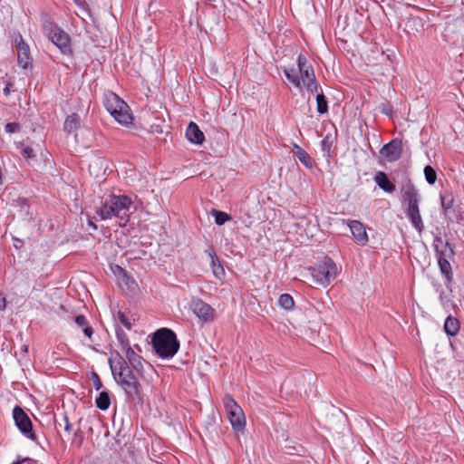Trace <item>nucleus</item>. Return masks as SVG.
I'll list each match as a JSON object with an SVG mask.
<instances>
[{
  "label": "nucleus",
  "instance_id": "32",
  "mask_svg": "<svg viewBox=\"0 0 464 464\" xmlns=\"http://www.w3.org/2000/svg\"><path fill=\"white\" fill-rule=\"evenodd\" d=\"M117 318L120 321V323L124 325V327L128 330H130L132 327V323L130 320L125 315V314L121 311H119L117 313Z\"/></svg>",
  "mask_w": 464,
  "mask_h": 464
},
{
  "label": "nucleus",
  "instance_id": "35",
  "mask_svg": "<svg viewBox=\"0 0 464 464\" xmlns=\"http://www.w3.org/2000/svg\"><path fill=\"white\" fill-rule=\"evenodd\" d=\"M22 155L26 159H33L35 157L34 150L30 147L24 148L22 150Z\"/></svg>",
  "mask_w": 464,
  "mask_h": 464
},
{
  "label": "nucleus",
  "instance_id": "16",
  "mask_svg": "<svg viewBox=\"0 0 464 464\" xmlns=\"http://www.w3.org/2000/svg\"><path fill=\"white\" fill-rule=\"evenodd\" d=\"M453 255V249L447 243L445 246V251L440 253L438 256V264L441 273L446 276L448 282L452 280V271L451 266L450 262L447 260L446 256H450Z\"/></svg>",
  "mask_w": 464,
  "mask_h": 464
},
{
  "label": "nucleus",
  "instance_id": "28",
  "mask_svg": "<svg viewBox=\"0 0 464 464\" xmlns=\"http://www.w3.org/2000/svg\"><path fill=\"white\" fill-rule=\"evenodd\" d=\"M277 304L283 309L290 310L294 307L295 302L290 295L283 294L279 296Z\"/></svg>",
  "mask_w": 464,
  "mask_h": 464
},
{
  "label": "nucleus",
  "instance_id": "5",
  "mask_svg": "<svg viewBox=\"0 0 464 464\" xmlns=\"http://www.w3.org/2000/svg\"><path fill=\"white\" fill-rule=\"evenodd\" d=\"M103 104L107 111L121 125H129L132 116L128 104L112 92L104 94Z\"/></svg>",
  "mask_w": 464,
  "mask_h": 464
},
{
  "label": "nucleus",
  "instance_id": "42",
  "mask_svg": "<svg viewBox=\"0 0 464 464\" xmlns=\"http://www.w3.org/2000/svg\"><path fill=\"white\" fill-rule=\"evenodd\" d=\"M22 245H23V242L20 239H15L14 240V246L15 248L21 247Z\"/></svg>",
  "mask_w": 464,
  "mask_h": 464
},
{
  "label": "nucleus",
  "instance_id": "29",
  "mask_svg": "<svg viewBox=\"0 0 464 464\" xmlns=\"http://www.w3.org/2000/svg\"><path fill=\"white\" fill-rule=\"evenodd\" d=\"M211 214L215 218V223L218 226L224 225L232 218L230 215L220 210L213 209Z\"/></svg>",
  "mask_w": 464,
  "mask_h": 464
},
{
  "label": "nucleus",
  "instance_id": "12",
  "mask_svg": "<svg viewBox=\"0 0 464 464\" xmlns=\"http://www.w3.org/2000/svg\"><path fill=\"white\" fill-rule=\"evenodd\" d=\"M17 50V62L23 69L32 66V57L28 44H26L21 34L15 38Z\"/></svg>",
  "mask_w": 464,
  "mask_h": 464
},
{
  "label": "nucleus",
  "instance_id": "13",
  "mask_svg": "<svg viewBox=\"0 0 464 464\" xmlns=\"http://www.w3.org/2000/svg\"><path fill=\"white\" fill-rule=\"evenodd\" d=\"M353 239L361 246H365L368 242V236L365 227L358 220H346Z\"/></svg>",
  "mask_w": 464,
  "mask_h": 464
},
{
  "label": "nucleus",
  "instance_id": "26",
  "mask_svg": "<svg viewBox=\"0 0 464 464\" xmlns=\"http://www.w3.org/2000/svg\"><path fill=\"white\" fill-rule=\"evenodd\" d=\"M440 201H441V207L445 212V214L448 213L449 210H450L454 204V198L453 195L450 192H445L440 194Z\"/></svg>",
  "mask_w": 464,
  "mask_h": 464
},
{
  "label": "nucleus",
  "instance_id": "8",
  "mask_svg": "<svg viewBox=\"0 0 464 464\" xmlns=\"http://www.w3.org/2000/svg\"><path fill=\"white\" fill-rule=\"evenodd\" d=\"M231 426L236 430H242L246 424L245 414L234 398L227 394L223 400Z\"/></svg>",
  "mask_w": 464,
  "mask_h": 464
},
{
  "label": "nucleus",
  "instance_id": "3",
  "mask_svg": "<svg viewBox=\"0 0 464 464\" xmlns=\"http://www.w3.org/2000/svg\"><path fill=\"white\" fill-rule=\"evenodd\" d=\"M152 345L155 353L161 358L173 357L179 348L175 333L168 328H161L154 334Z\"/></svg>",
  "mask_w": 464,
  "mask_h": 464
},
{
  "label": "nucleus",
  "instance_id": "47",
  "mask_svg": "<svg viewBox=\"0 0 464 464\" xmlns=\"http://www.w3.org/2000/svg\"><path fill=\"white\" fill-rule=\"evenodd\" d=\"M385 112V114H388L389 111H388V109H385V111H383Z\"/></svg>",
  "mask_w": 464,
  "mask_h": 464
},
{
  "label": "nucleus",
  "instance_id": "24",
  "mask_svg": "<svg viewBox=\"0 0 464 464\" xmlns=\"http://www.w3.org/2000/svg\"><path fill=\"white\" fill-rule=\"evenodd\" d=\"M96 407L102 411H106L111 405V398L109 392L102 391L99 393L95 400Z\"/></svg>",
  "mask_w": 464,
  "mask_h": 464
},
{
  "label": "nucleus",
  "instance_id": "39",
  "mask_svg": "<svg viewBox=\"0 0 464 464\" xmlns=\"http://www.w3.org/2000/svg\"><path fill=\"white\" fill-rule=\"evenodd\" d=\"M63 421L65 422L64 430H65L66 432H70V431H71V430H72V426H71V424H70V422H69V419H68V417H67V416H64V417H63Z\"/></svg>",
  "mask_w": 464,
  "mask_h": 464
},
{
  "label": "nucleus",
  "instance_id": "18",
  "mask_svg": "<svg viewBox=\"0 0 464 464\" xmlns=\"http://www.w3.org/2000/svg\"><path fill=\"white\" fill-rule=\"evenodd\" d=\"M187 139L195 144H201L204 141V134L195 122H189L186 130Z\"/></svg>",
  "mask_w": 464,
  "mask_h": 464
},
{
  "label": "nucleus",
  "instance_id": "33",
  "mask_svg": "<svg viewBox=\"0 0 464 464\" xmlns=\"http://www.w3.org/2000/svg\"><path fill=\"white\" fill-rule=\"evenodd\" d=\"M92 381L93 382V387L96 391H100L102 388V381L95 372H92Z\"/></svg>",
  "mask_w": 464,
  "mask_h": 464
},
{
  "label": "nucleus",
  "instance_id": "40",
  "mask_svg": "<svg viewBox=\"0 0 464 464\" xmlns=\"http://www.w3.org/2000/svg\"><path fill=\"white\" fill-rule=\"evenodd\" d=\"M11 87H12V84L11 83H7L6 86L4 88V94L5 96L9 95V93L11 92Z\"/></svg>",
  "mask_w": 464,
  "mask_h": 464
},
{
  "label": "nucleus",
  "instance_id": "23",
  "mask_svg": "<svg viewBox=\"0 0 464 464\" xmlns=\"http://www.w3.org/2000/svg\"><path fill=\"white\" fill-rule=\"evenodd\" d=\"M444 330L448 335L454 336L459 330V323L458 319L449 315L444 323Z\"/></svg>",
  "mask_w": 464,
  "mask_h": 464
},
{
  "label": "nucleus",
  "instance_id": "11",
  "mask_svg": "<svg viewBox=\"0 0 464 464\" xmlns=\"http://www.w3.org/2000/svg\"><path fill=\"white\" fill-rule=\"evenodd\" d=\"M380 154L389 162H394L400 160L402 155V142L398 139L392 140L389 143L382 146Z\"/></svg>",
  "mask_w": 464,
  "mask_h": 464
},
{
  "label": "nucleus",
  "instance_id": "36",
  "mask_svg": "<svg viewBox=\"0 0 464 464\" xmlns=\"http://www.w3.org/2000/svg\"><path fill=\"white\" fill-rule=\"evenodd\" d=\"M440 301L442 306L444 308H446V309H448L450 306V304H451L450 298L446 295H444L443 293H441L440 295Z\"/></svg>",
  "mask_w": 464,
  "mask_h": 464
},
{
  "label": "nucleus",
  "instance_id": "41",
  "mask_svg": "<svg viewBox=\"0 0 464 464\" xmlns=\"http://www.w3.org/2000/svg\"><path fill=\"white\" fill-rule=\"evenodd\" d=\"M103 162H104V161H103L102 160H101V159H97L96 160H94V161H93V163H92V164H91V165H90V169H91L93 165H95V166H102Z\"/></svg>",
  "mask_w": 464,
  "mask_h": 464
},
{
  "label": "nucleus",
  "instance_id": "17",
  "mask_svg": "<svg viewBox=\"0 0 464 464\" xmlns=\"http://www.w3.org/2000/svg\"><path fill=\"white\" fill-rule=\"evenodd\" d=\"M206 252L210 257V266L214 276L219 280L222 279L225 276V270L219 258L212 248L208 249Z\"/></svg>",
  "mask_w": 464,
  "mask_h": 464
},
{
  "label": "nucleus",
  "instance_id": "22",
  "mask_svg": "<svg viewBox=\"0 0 464 464\" xmlns=\"http://www.w3.org/2000/svg\"><path fill=\"white\" fill-rule=\"evenodd\" d=\"M81 123V118L77 113H72L65 119V121L63 123V130L67 133H72L75 131L79 127Z\"/></svg>",
  "mask_w": 464,
  "mask_h": 464
},
{
  "label": "nucleus",
  "instance_id": "46",
  "mask_svg": "<svg viewBox=\"0 0 464 464\" xmlns=\"http://www.w3.org/2000/svg\"><path fill=\"white\" fill-rule=\"evenodd\" d=\"M385 112V114H388L389 111H388V109H385V111H383Z\"/></svg>",
  "mask_w": 464,
  "mask_h": 464
},
{
  "label": "nucleus",
  "instance_id": "44",
  "mask_svg": "<svg viewBox=\"0 0 464 464\" xmlns=\"http://www.w3.org/2000/svg\"><path fill=\"white\" fill-rule=\"evenodd\" d=\"M21 463H22V461L16 460V461L12 462L11 464H21Z\"/></svg>",
  "mask_w": 464,
  "mask_h": 464
},
{
  "label": "nucleus",
  "instance_id": "31",
  "mask_svg": "<svg viewBox=\"0 0 464 464\" xmlns=\"http://www.w3.org/2000/svg\"><path fill=\"white\" fill-rule=\"evenodd\" d=\"M424 176L430 185H433L437 180V173L431 166H426L424 168Z\"/></svg>",
  "mask_w": 464,
  "mask_h": 464
},
{
  "label": "nucleus",
  "instance_id": "45",
  "mask_svg": "<svg viewBox=\"0 0 464 464\" xmlns=\"http://www.w3.org/2000/svg\"><path fill=\"white\" fill-rule=\"evenodd\" d=\"M117 269H119L122 273L124 272L123 269L121 266H117Z\"/></svg>",
  "mask_w": 464,
  "mask_h": 464
},
{
  "label": "nucleus",
  "instance_id": "43",
  "mask_svg": "<svg viewBox=\"0 0 464 464\" xmlns=\"http://www.w3.org/2000/svg\"><path fill=\"white\" fill-rule=\"evenodd\" d=\"M252 4H260L261 0H249Z\"/></svg>",
  "mask_w": 464,
  "mask_h": 464
},
{
  "label": "nucleus",
  "instance_id": "10",
  "mask_svg": "<svg viewBox=\"0 0 464 464\" xmlns=\"http://www.w3.org/2000/svg\"><path fill=\"white\" fill-rule=\"evenodd\" d=\"M189 308L201 322L208 323L214 320L215 310L201 299H193Z\"/></svg>",
  "mask_w": 464,
  "mask_h": 464
},
{
  "label": "nucleus",
  "instance_id": "34",
  "mask_svg": "<svg viewBox=\"0 0 464 464\" xmlns=\"http://www.w3.org/2000/svg\"><path fill=\"white\" fill-rule=\"evenodd\" d=\"M5 130L8 133H15L20 130V125L17 122H10L5 125Z\"/></svg>",
  "mask_w": 464,
  "mask_h": 464
},
{
  "label": "nucleus",
  "instance_id": "4",
  "mask_svg": "<svg viewBox=\"0 0 464 464\" xmlns=\"http://www.w3.org/2000/svg\"><path fill=\"white\" fill-rule=\"evenodd\" d=\"M131 206V199L126 195H111L103 203L97 214L102 219H109L112 217L125 219L128 217Z\"/></svg>",
  "mask_w": 464,
  "mask_h": 464
},
{
  "label": "nucleus",
  "instance_id": "6",
  "mask_svg": "<svg viewBox=\"0 0 464 464\" xmlns=\"http://www.w3.org/2000/svg\"><path fill=\"white\" fill-rule=\"evenodd\" d=\"M43 30L47 38L59 48L62 53L69 54L72 53L70 37L65 31L48 18L43 21Z\"/></svg>",
  "mask_w": 464,
  "mask_h": 464
},
{
  "label": "nucleus",
  "instance_id": "38",
  "mask_svg": "<svg viewBox=\"0 0 464 464\" xmlns=\"http://www.w3.org/2000/svg\"><path fill=\"white\" fill-rule=\"evenodd\" d=\"M6 307L5 297L3 293L0 292V310H5Z\"/></svg>",
  "mask_w": 464,
  "mask_h": 464
},
{
  "label": "nucleus",
  "instance_id": "14",
  "mask_svg": "<svg viewBox=\"0 0 464 464\" xmlns=\"http://www.w3.org/2000/svg\"><path fill=\"white\" fill-rule=\"evenodd\" d=\"M125 355L122 358L130 366V369L134 370L136 372L140 373L143 370L142 357L140 356L131 346L126 347L121 350Z\"/></svg>",
  "mask_w": 464,
  "mask_h": 464
},
{
  "label": "nucleus",
  "instance_id": "27",
  "mask_svg": "<svg viewBox=\"0 0 464 464\" xmlns=\"http://www.w3.org/2000/svg\"><path fill=\"white\" fill-rule=\"evenodd\" d=\"M316 111L319 114H324L328 111V104L325 96L323 92H316Z\"/></svg>",
  "mask_w": 464,
  "mask_h": 464
},
{
  "label": "nucleus",
  "instance_id": "1",
  "mask_svg": "<svg viewBox=\"0 0 464 464\" xmlns=\"http://www.w3.org/2000/svg\"><path fill=\"white\" fill-rule=\"evenodd\" d=\"M111 369L115 382L124 391L127 397L135 402H142L143 392L139 381V376L142 372L138 373L130 369L122 357H120V361L115 365L111 363Z\"/></svg>",
  "mask_w": 464,
  "mask_h": 464
},
{
  "label": "nucleus",
  "instance_id": "19",
  "mask_svg": "<svg viewBox=\"0 0 464 464\" xmlns=\"http://www.w3.org/2000/svg\"><path fill=\"white\" fill-rule=\"evenodd\" d=\"M406 215H407L408 218L410 219L412 227L419 233H420L423 230L424 225H423V222H422V218H421V216H420V213L419 207L411 208H407Z\"/></svg>",
  "mask_w": 464,
  "mask_h": 464
},
{
  "label": "nucleus",
  "instance_id": "15",
  "mask_svg": "<svg viewBox=\"0 0 464 464\" xmlns=\"http://www.w3.org/2000/svg\"><path fill=\"white\" fill-rule=\"evenodd\" d=\"M402 202L407 203L408 208H417L420 204V195L417 188L411 183L404 185L401 188Z\"/></svg>",
  "mask_w": 464,
  "mask_h": 464
},
{
  "label": "nucleus",
  "instance_id": "20",
  "mask_svg": "<svg viewBox=\"0 0 464 464\" xmlns=\"http://www.w3.org/2000/svg\"><path fill=\"white\" fill-rule=\"evenodd\" d=\"M294 155L299 160V161L306 168L311 169L314 165V160L310 155L299 145L294 144L293 147Z\"/></svg>",
  "mask_w": 464,
  "mask_h": 464
},
{
  "label": "nucleus",
  "instance_id": "9",
  "mask_svg": "<svg viewBox=\"0 0 464 464\" xmlns=\"http://www.w3.org/2000/svg\"><path fill=\"white\" fill-rule=\"evenodd\" d=\"M13 419L17 429L25 436L27 439L34 441L36 440V435L33 430V423L29 416L25 411L19 406H15L13 410Z\"/></svg>",
  "mask_w": 464,
  "mask_h": 464
},
{
  "label": "nucleus",
  "instance_id": "25",
  "mask_svg": "<svg viewBox=\"0 0 464 464\" xmlns=\"http://www.w3.org/2000/svg\"><path fill=\"white\" fill-rule=\"evenodd\" d=\"M75 324L80 326V327H83V333L84 334L91 338L92 334H93V330L92 328L88 324V321L86 319V317L82 314H80V315H77L75 317Z\"/></svg>",
  "mask_w": 464,
  "mask_h": 464
},
{
  "label": "nucleus",
  "instance_id": "21",
  "mask_svg": "<svg viewBox=\"0 0 464 464\" xmlns=\"http://www.w3.org/2000/svg\"><path fill=\"white\" fill-rule=\"evenodd\" d=\"M374 180L380 188L385 192L392 193L395 190V186L389 180L387 175L382 171H379L375 175Z\"/></svg>",
  "mask_w": 464,
  "mask_h": 464
},
{
  "label": "nucleus",
  "instance_id": "30",
  "mask_svg": "<svg viewBox=\"0 0 464 464\" xmlns=\"http://www.w3.org/2000/svg\"><path fill=\"white\" fill-rule=\"evenodd\" d=\"M116 337H117V340L119 342V344H120V347H121V350L126 348V347H129L130 346V342H129V338H128V335L126 334V333L121 330V328H117L116 329Z\"/></svg>",
  "mask_w": 464,
  "mask_h": 464
},
{
  "label": "nucleus",
  "instance_id": "2",
  "mask_svg": "<svg viewBox=\"0 0 464 464\" xmlns=\"http://www.w3.org/2000/svg\"><path fill=\"white\" fill-rule=\"evenodd\" d=\"M297 66L299 73L295 69L285 68L284 70L286 79L300 91L305 89L309 94L317 92L320 86L316 81L314 68L302 54H299L297 58Z\"/></svg>",
  "mask_w": 464,
  "mask_h": 464
},
{
  "label": "nucleus",
  "instance_id": "7",
  "mask_svg": "<svg viewBox=\"0 0 464 464\" xmlns=\"http://www.w3.org/2000/svg\"><path fill=\"white\" fill-rule=\"evenodd\" d=\"M311 275L314 281L323 286H326L337 275V267L331 258H324L315 267L311 268Z\"/></svg>",
  "mask_w": 464,
  "mask_h": 464
},
{
  "label": "nucleus",
  "instance_id": "37",
  "mask_svg": "<svg viewBox=\"0 0 464 464\" xmlns=\"http://www.w3.org/2000/svg\"><path fill=\"white\" fill-rule=\"evenodd\" d=\"M73 1L83 11H85V12L87 11V4H86L85 0H73Z\"/></svg>",
  "mask_w": 464,
  "mask_h": 464
}]
</instances>
